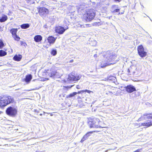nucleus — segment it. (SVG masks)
Instances as JSON below:
<instances>
[{"instance_id": "c85d7f7f", "label": "nucleus", "mask_w": 152, "mask_h": 152, "mask_svg": "<svg viewBox=\"0 0 152 152\" xmlns=\"http://www.w3.org/2000/svg\"><path fill=\"white\" fill-rule=\"evenodd\" d=\"M105 53L106 55L107 56L110 55L111 53V51L110 50H108L105 52Z\"/></svg>"}, {"instance_id": "4c0bfd02", "label": "nucleus", "mask_w": 152, "mask_h": 152, "mask_svg": "<svg viewBox=\"0 0 152 152\" xmlns=\"http://www.w3.org/2000/svg\"><path fill=\"white\" fill-rule=\"evenodd\" d=\"M144 114H143V115H144ZM140 118H140H142V119H147V118H145V119H144L143 118H142V116Z\"/></svg>"}, {"instance_id": "37998d69", "label": "nucleus", "mask_w": 152, "mask_h": 152, "mask_svg": "<svg viewBox=\"0 0 152 152\" xmlns=\"http://www.w3.org/2000/svg\"><path fill=\"white\" fill-rule=\"evenodd\" d=\"M42 115V114H40V115Z\"/></svg>"}, {"instance_id": "473e14b6", "label": "nucleus", "mask_w": 152, "mask_h": 152, "mask_svg": "<svg viewBox=\"0 0 152 152\" xmlns=\"http://www.w3.org/2000/svg\"><path fill=\"white\" fill-rule=\"evenodd\" d=\"M142 150V148L138 149L133 152H140V151Z\"/></svg>"}, {"instance_id": "20e7f679", "label": "nucleus", "mask_w": 152, "mask_h": 152, "mask_svg": "<svg viewBox=\"0 0 152 152\" xmlns=\"http://www.w3.org/2000/svg\"><path fill=\"white\" fill-rule=\"evenodd\" d=\"M14 99L13 97L10 96H3L0 98V106L2 107L9 104L13 103Z\"/></svg>"}, {"instance_id": "e433bc0d", "label": "nucleus", "mask_w": 152, "mask_h": 152, "mask_svg": "<svg viewBox=\"0 0 152 152\" xmlns=\"http://www.w3.org/2000/svg\"><path fill=\"white\" fill-rule=\"evenodd\" d=\"M74 61V60L73 59H72L71 60H70V61H69V62L70 63H72V62H73Z\"/></svg>"}, {"instance_id": "dca6fc26", "label": "nucleus", "mask_w": 152, "mask_h": 152, "mask_svg": "<svg viewBox=\"0 0 152 152\" xmlns=\"http://www.w3.org/2000/svg\"><path fill=\"white\" fill-rule=\"evenodd\" d=\"M99 132L100 131H89L87 132L85 134V135L86 137L87 138H88V137L91 136V134L93 132Z\"/></svg>"}, {"instance_id": "0eeeda50", "label": "nucleus", "mask_w": 152, "mask_h": 152, "mask_svg": "<svg viewBox=\"0 0 152 152\" xmlns=\"http://www.w3.org/2000/svg\"><path fill=\"white\" fill-rule=\"evenodd\" d=\"M81 76L79 75H75L73 73L70 74L68 77V79L70 81H75L79 80Z\"/></svg>"}, {"instance_id": "f8f14e48", "label": "nucleus", "mask_w": 152, "mask_h": 152, "mask_svg": "<svg viewBox=\"0 0 152 152\" xmlns=\"http://www.w3.org/2000/svg\"><path fill=\"white\" fill-rule=\"evenodd\" d=\"M32 79V76L31 75L29 74L26 76L25 78L23 79V81L28 84L30 83Z\"/></svg>"}, {"instance_id": "39448f33", "label": "nucleus", "mask_w": 152, "mask_h": 152, "mask_svg": "<svg viewBox=\"0 0 152 152\" xmlns=\"http://www.w3.org/2000/svg\"><path fill=\"white\" fill-rule=\"evenodd\" d=\"M6 112L8 115L10 116L14 117L17 113V110L14 106H10L7 109Z\"/></svg>"}, {"instance_id": "393cba45", "label": "nucleus", "mask_w": 152, "mask_h": 152, "mask_svg": "<svg viewBox=\"0 0 152 152\" xmlns=\"http://www.w3.org/2000/svg\"><path fill=\"white\" fill-rule=\"evenodd\" d=\"M4 46L3 41L1 39H0V49H2Z\"/></svg>"}, {"instance_id": "bb28decb", "label": "nucleus", "mask_w": 152, "mask_h": 152, "mask_svg": "<svg viewBox=\"0 0 152 152\" xmlns=\"http://www.w3.org/2000/svg\"><path fill=\"white\" fill-rule=\"evenodd\" d=\"M20 45H23L24 46H26V45H27V44L26 43L23 41H20Z\"/></svg>"}, {"instance_id": "aec40b11", "label": "nucleus", "mask_w": 152, "mask_h": 152, "mask_svg": "<svg viewBox=\"0 0 152 152\" xmlns=\"http://www.w3.org/2000/svg\"><path fill=\"white\" fill-rule=\"evenodd\" d=\"M7 19V16L6 15H4L1 18H0V22H3L6 21Z\"/></svg>"}, {"instance_id": "412c9836", "label": "nucleus", "mask_w": 152, "mask_h": 152, "mask_svg": "<svg viewBox=\"0 0 152 152\" xmlns=\"http://www.w3.org/2000/svg\"><path fill=\"white\" fill-rule=\"evenodd\" d=\"M7 53L5 51L1 50H0V56L2 57L7 55Z\"/></svg>"}, {"instance_id": "a19ab883", "label": "nucleus", "mask_w": 152, "mask_h": 152, "mask_svg": "<svg viewBox=\"0 0 152 152\" xmlns=\"http://www.w3.org/2000/svg\"><path fill=\"white\" fill-rule=\"evenodd\" d=\"M1 27L0 26V31H2V30L1 29Z\"/></svg>"}, {"instance_id": "7c9ffc66", "label": "nucleus", "mask_w": 152, "mask_h": 152, "mask_svg": "<svg viewBox=\"0 0 152 152\" xmlns=\"http://www.w3.org/2000/svg\"><path fill=\"white\" fill-rule=\"evenodd\" d=\"M34 41L36 42H38V35H36L34 38Z\"/></svg>"}, {"instance_id": "f704fd0d", "label": "nucleus", "mask_w": 152, "mask_h": 152, "mask_svg": "<svg viewBox=\"0 0 152 152\" xmlns=\"http://www.w3.org/2000/svg\"><path fill=\"white\" fill-rule=\"evenodd\" d=\"M64 87L66 88H71V86H65Z\"/></svg>"}, {"instance_id": "2eb2a0df", "label": "nucleus", "mask_w": 152, "mask_h": 152, "mask_svg": "<svg viewBox=\"0 0 152 152\" xmlns=\"http://www.w3.org/2000/svg\"><path fill=\"white\" fill-rule=\"evenodd\" d=\"M22 58V56L20 54L15 55L13 58V59L17 61H20Z\"/></svg>"}, {"instance_id": "a211bd4d", "label": "nucleus", "mask_w": 152, "mask_h": 152, "mask_svg": "<svg viewBox=\"0 0 152 152\" xmlns=\"http://www.w3.org/2000/svg\"><path fill=\"white\" fill-rule=\"evenodd\" d=\"M117 55L115 54L111 55L109 56V58L110 61L114 60L116 58Z\"/></svg>"}, {"instance_id": "ea45409f", "label": "nucleus", "mask_w": 152, "mask_h": 152, "mask_svg": "<svg viewBox=\"0 0 152 152\" xmlns=\"http://www.w3.org/2000/svg\"><path fill=\"white\" fill-rule=\"evenodd\" d=\"M127 71H128V73H130V70L129 69H128V70H127Z\"/></svg>"}, {"instance_id": "cd10ccee", "label": "nucleus", "mask_w": 152, "mask_h": 152, "mask_svg": "<svg viewBox=\"0 0 152 152\" xmlns=\"http://www.w3.org/2000/svg\"><path fill=\"white\" fill-rule=\"evenodd\" d=\"M82 93L87 92L89 94H90L91 92H92L91 91L89 90H82Z\"/></svg>"}, {"instance_id": "c756f323", "label": "nucleus", "mask_w": 152, "mask_h": 152, "mask_svg": "<svg viewBox=\"0 0 152 152\" xmlns=\"http://www.w3.org/2000/svg\"><path fill=\"white\" fill-rule=\"evenodd\" d=\"M119 9H116L112 11V13L118 12L120 11Z\"/></svg>"}, {"instance_id": "9b49d317", "label": "nucleus", "mask_w": 152, "mask_h": 152, "mask_svg": "<svg viewBox=\"0 0 152 152\" xmlns=\"http://www.w3.org/2000/svg\"><path fill=\"white\" fill-rule=\"evenodd\" d=\"M56 39V38H54L52 36L48 37L47 38L48 42L50 45L54 44Z\"/></svg>"}, {"instance_id": "9d476101", "label": "nucleus", "mask_w": 152, "mask_h": 152, "mask_svg": "<svg viewBox=\"0 0 152 152\" xmlns=\"http://www.w3.org/2000/svg\"><path fill=\"white\" fill-rule=\"evenodd\" d=\"M125 89L127 92L129 93H132L136 91V89L134 87L131 85L127 86L125 87Z\"/></svg>"}, {"instance_id": "c9c22d12", "label": "nucleus", "mask_w": 152, "mask_h": 152, "mask_svg": "<svg viewBox=\"0 0 152 152\" xmlns=\"http://www.w3.org/2000/svg\"><path fill=\"white\" fill-rule=\"evenodd\" d=\"M82 90L81 91H79L77 92H76L77 94H80L81 93H82Z\"/></svg>"}, {"instance_id": "79ce46f5", "label": "nucleus", "mask_w": 152, "mask_h": 152, "mask_svg": "<svg viewBox=\"0 0 152 152\" xmlns=\"http://www.w3.org/2000/svg\"><path fill=\"white\" fill-rule=\"evenodd\" d=\"M78 99H81V97L80 96H78L77 97Z\"/></svg>"}, {"instance_id": "a878e982", "label": "nucleus", "mask_w": 152, "mask_h": 152, "mask_svg": "<svg viewBox=\"0 0 152 152\" xmlns=\"http://www.w3.org/2000/svg\"><path fill=\"white\" fill-rule=\"evenodd\" d=\"M87 139L86 137L84 135L81 139L80 140V142H83L84 141L86 140Z\"/></svg>"}, {"instance_id": "6e6552de", "label": "nucleus", "mask_w": 152, "mask_h": 152, "mask_svg": "<svg viewBox=\"0 0 152 152\" xmlns=\"http://www.w3.org/2000/svg\"><path fill=\"white\" fill-rule=\"evenodd\" d=\"M68 29V27L66 28H64L62 26H58L55 27V31L56 33L58 34H62Z\"/></svg>"}, {"instance_id": "1a4fd4ad", "label": "nucleus", "mask_w": 152, "mask_h": 152, "mask_svg": "<svg viewBox=\"0 0 152 152\" xmlns=\"http://www.w3.org/2000/svg\"><path fill=\"white\" fill-rule=\"evenodd\" d=\"M39 12L40 15H44L48 13L49 10L45 7H42L39 9Z\"/></svg>"}, {"instance_id": "5701e85b", "label": "nucleus", "mask_w": 152, "mask_h": 152, "mask_svg": "<svg viewBox=\"0 0 152 152\" xmlns=\"http://www.w3.org/2000/svg\"><path fill=\"white\" fill-rule=\"evenodd\" d=\"M77 94L76 92H74L66 96V98H69L74 96Z\"/></svg>"}, {"instance_id": "f03ea898", "label": "nucleus", "mask_w": 152, "mask_h": 152, "mask_svg": "<svg viewBox=\"0 0 152 152\" xmlns=\"http://www.w3.org/2000/svg\"><path fill=\"white\" fill-rule=\"evenodd\" d=\"M101 123L102 122L99 118L94 117L88 119V124L90 128H103L100 125Z\"/></svg>"}, {"instance_id": "f3484780", "label": "nucleus", "mask_w": 152, "mask_h": 152, "mask_svg": "<svg viewBox=\"0 0 152 152\" xmlns=\"http://www.w3.org/2000/svg\"><path fill=\"white\" fill-rule=\"evenodd\" d=\"M18 31V29L17 28H13L10 30V32L12 34V37L13 35H15L17 34V32Z\"/></svg>"}, {"instance_id": "2f4dec72", "label": "nucleus", "mask_w": 152, "mask_h": 152, "mask_svg": "<svg viewBox=\"0 0 152 152\" xmlns=\"http://www.w3.org/2000/svg\"><path fill=\"white\" fill-rule=\"evenodd\" d=\"M42 37L40 35H39V42L41 41L42 39Z\"/></svg>"}, {"instance_id": "b1692460", "label": "nucleus", "mask_w": 152, "mask_h": 152, "mask_svg": "<svg viewBox=\"0 0 152 152\" xmlns=\"http://www.w3.org/2000/svg\"><path fill=\"white\" fill-rule=\"evenodd\" d=\"M12 37L14 38L15 40L17 41H19L20 39V37L17 35V34L15 35H13V36H12Z\"/></svg>"}, {"instance_id": "423d86ee", "label": "nucleus", "mask_w": 152, "mask_h": 152, "mask_svg": "<svg viewBox=\"0 0 152 152\" xmlns=\"http://www.w3.org/2000/svg\"><path fill=\"white\" fill-rule=\"evenodd\" d=\"M137 52L139 55L142 58L145 57L147 55V52L145 51L143 46L140 45L137 47Z\"/></svg>"}, {"instance_id": "4be33fe9", "label": "nucleus", "mask_w": 152, "mask_h": 152, "mask_svg": "<svg viewBox=\"0 0 152 152\" xmlns=\"http://www.w3.org/2000/svg\"><path fill=\"white\" fill-rule=\"evenodd\" d=\"M51 54L53 56H54L57 54V51L56 49H53L51 51Z\"/></svg>"}, {"instance_id": "58836bf2", "label": "nucleus", "mask_w": 152, "mask_h": 152, "mask_svg": "<svg viewBox=\"0 0 152 152\" xmlns=\"http://www.w3.org/2000/svg\"><path fill=\"white\" fill-rule=\"evenodd\" d=\"M90 24H86V25L87 26H89Z\"/></svg>"}, {"instance_id": "ddd939ff", "label": "nucleus", "mask_w": 152, "mask_h": 152, "mask_svg": "<svg viewBox=\"0 0 152 152\" xmlns=\"http://www.w3.org/2000/svg\"><path fill=\"white\" fill-rule=\"evenodd\" d=\"M152 126V121H149L146 122L142 123H141L140 125H139V126H143L146 127L150 126Z\"/></svg>"}, {"instance_id": "4468645a", "label": "nucleus", "mask_w": 152, "mask_h": 152, "mask_svg": "<svg viewBox=\"0 0 152 152\" xmlns=\"http://www.w3.org/2000/svg\"><path fill=\"white\" fill-rule=\"evenodd\" d=\"M142 117L144 119L147 118V119H152V113L144 114Z\"/></svg>"}, {"instance_id": "72a5a7b5", "label": "nucleus", "mask_w": 152, "mask_h": 152, "mask_svg": "<svg viewBox=\"0 0 152 152\" xmlns=\"http://www.w3.org/2000/svg\"><path fill=\"white\" fill-rule=\"evenodd\" d=\"M124 11H123V12H119L118 13V15H121V14H123L124 13Z\"/></svg>"}, {"instance_id": "7ed1b4c3", "label": "nucleus", "mask_w": 152, "mask_h": 152, "mask_svg": "<svg viewBox=\"0 0 152 152\" xmlns=\"http://www.w3.org/2000/svg\"><path fill=\"white\" fill-rule=\"evenodd\" d=\"M95 15V12L93 9H89L86 11L81 17V18L83 21L91 22L94 18Z\"/></svg>"}, {"instance_id": "f257e3e1", "label": "nucleus", "mask_w": 152, "mask_h": 152, "mask_svg": "<svg viewBox=\"0 0 152 152\" xmlns=\"http://www.w3.org/2000/svg\"><path fill=\"white\" fill-rule=\"evenodd\" d=\"M56 70L53 69L45 70L42 73V77L40 76L39 79L41 81H45L48 80V77H52L56 75L57 73Z\"/></svg>"}, {"instance_id": "6ab92c4d", "label": "nucleus", "mask_w": 152, "mask_h": 152, "mask_svg": "<svg viewBox=\"0 0 152 152\" xmlns=\"http://www.w3.org/2000/svg\"><path fill=\"white\" fill-rule=\"evenodd\" d=\"M29 26L30 25L29 24L25 23L21 25L20 27L22 29H26L29 28Z\"/></svg>"}]
</instances>
